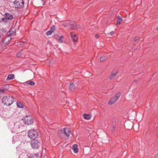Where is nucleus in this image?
<instances>
[{
  "label": "nucleus",
  "mask_w": 158,
  "mask_h": 158,
  "mask_svg": "<svg viewBox=\"0 0 158 158\" xmlns=\"http://www.w3.org/2000/svg\"><path fill=\"white\" fill-rule=\"evenodd\" d=\"M132 114H133L134 115H135V112H134V111H133L132 112Z\"/></svg>",
  "instance_id": "nucleus-33"
},
{
  "label": "nucleus",
  "mask_w": 158,
  "mask_h": 158,
  "mask_svg": "<svg viewBox=\"0 0 158 158\" xmlns=\"http://www.w3.org/2000/svg\"><path fill=\"white\" fill-rule=\"evenodd\" d=\"M38 132L35 130H31L28 132V136L31 139H34L38 136Z\"/></svg>",
  "instance_id": "nucleus-3"
},
{
  "label": "nucleus",
  "mask_w": 158,
  "mask_h": 158,
  "mask_svg": "<svg viewBox=\"0 0 158 158\" xmlns=\"http://www.w3.org/2000/svg\"><path fill=\"white\" fill-rule=\"evenodd\" d=\"M120 93L118 92L116 94L115 96L113 97L108 102L109 105H111L115 102L118 99L120 96Z\"/></svg>",
  "instance_id": "nucleus-6"
},
{
  "label": "nucleus",
  "mask_w": 158,
  "mask_h": 158,
  "mask_svg": "<svg viewBox=\"0 0 158 158\" xmlns=\"http://www.w3.org/2000/svg\"><path fill=\"white\" fill-rule=\"evenodd\" d=\"M115 129H116V127H114V126L113 127H112L111 130L112 132H114L115 131Z\"/></svg>",
  "instance_id": "nucleus-24"
},
{
  "label": "nucleus",
  "mask_w": 158,
  "mask_h": 158,
  "mask_svg": "<svg viewBox=\"0 0 158 158\" xmlns=\"http://www.w3.org/2000/svg\"><path fill=\"white\" fill-rule=\"evenodd\" d=\"M6 31H7L6 30L4 29H3L2 30V31L4 32H6Z\"/></svg>",
  "instance_id": "nucleus-31"
},
{
  "label": "nucleus",
  "mask_w": 158,
  "mask_h": 158,
  "mask_svg": "<svg viewBox=\"0 0 158 158\" xmlns=\"http://www.w3.org/2000/svg\"><path fill=\"white\" fill-rule=\"evenodd\" d=\"M17 124V123H15V124H14V126H15V124Z\"/></svg>",
  "instance_id": "nucleus-37"
},
{
  "label": "nucleus",
  "mask_w": 158,
  "mask_h": 158,
  "mask_svg": "<svg viewBox=\"0 0 158 158\" xmlns=\"http://www.w3.org/2000/svg\"><path fill=\"white\" fill-rule=\"evenodd\" d=\"M55 27L54 25H53L51 27L50 31H52V32H53L55 30Z\"/></svg>",
  "instance_id": "nucleus-21"
},
{
  "label": "nucleus",
  "mask_w": 158,
  "mask_h": 158,
  "mask_svg": "<svg viewBox=\"0 0 158 158\" xmlns=\"http://www.w3.org/2000/svg\"><path fill=\"white\" fill-rule=\"evenodd\" d=\"M69 89L70 90H74L75 89V85L73 83L70 84L69 86Z\"/></svg>",
  "instance_id": "nucleus-14"
},
{
  "label": "nucleus",
  "mask_w": 158,
  "mask_h": 158,
  "mask_svg": "<svg viewBox=\"0 0 158 158\" xmlns=\"http://www.w3.org/2000/svg\"><path fill=\"white\" fill-rule=\"evenodd\" d=\"M4 92V90L3 89H0V93H3Z\"/></svg>",
  "instance_id": "nucleus-27"
},
{
  "label": "nucleus",
  "mask_w": 158,
  "mask_h": 158,
  "mask_svg": "<svg viewBox=\"0 0 158 158\" xmlns=\"http://www.w3.org/2000/svg\"><path fill=\"white\" fill-rule=\"evenodd\" d=\"M14 101V98L12 96H4L2 99V103L6 106H10Z\"/></svg>",
  "instance_id": "nucleus-1"
},
{
  "label": "nucleus",
  "mask_w": 158,
  "mask_h": 158,
  "mask_svg": "<svg viewBox=\"0 0 158 158\" xmlns=\"http://www.w3.org/2000/svg\"><path fill=\"white\" fill-rule=\"evenodd\" d=\"M99 36L98 34H96L95 35V37L97 38H98Z\"/></svg>",
  "instance_id": "nucleus-30"
},
{
  "label": "nucleus",
  "mask_w": 158,
  "mask_h": 158,
  "mask_svg": "<svg viewBox=\"0 0 158 158\" xmlns=\"http://www.w3.org/2000/svg\"><path fill=\"white\" fill-rule=\"evenodd\" d=\"M120 24V22L119 21L117 20V23H116L117 25H118Z\"/></svg>",
  "instance_id": "nucleus-28"
},
{
  "label": "nucleus",
  "mask_w": 158,
  "mask_h": 158,
  "mask_svg": "<svg viewBox=\"0 0 158 158\" xmlns=\"http://www.w3.org/2000/svg\"><path fill=\"white\" fill-rule=\"evenodd\" d=\"M63 24L64 26L69 27L73 30L78 29L80 28L79 25L73 21H67L64 22Z\"/></svg>",
  "instance_id": "nucleus-2"
},
{
  "label": "nucleus",
  "mask_w": 158,
  "mask_h": 158,
  "mask_svg": "<svg viewBox=\"0 0 158 158\" xmlns=\"http://www.w3.org/2000/svg\"><path fill=\"white\" fill-rule=\"evenodd\" d=\"M117 75V72L116 71H113L111 74L110 76V78L111 79L114 78V77Z\"/></svg>",
  "instance_id": "nucleus-15"
},
{
  "label": "nucleus",
  "mask_w": 158,
  "mask_h": 158,
  "mask_svg": "<svg viewBox=\"0 0 158 158\" xmlns=\"http://www.w3.org/2000/svg\"><path fill=\"white\" fill-rule=\"evenodd\" d=\"M25 124L27 125L32 124L33 123V119L32 117L30 115H27L22 119Z\"/></svg>",
  "instance_id": "nucleus-4"
},
{
  "label": "nucleus",
  "mask_w": 158,
  "mask_h": 158,
  "mask_svg": "<svg viewBox=\"0 0 158 158\" xmlns=\"http://www.w3.org/2000/svg\"><path fill=\"white\" fill-rule=\"evenodd\" d=\"M124 126L126 129L130 130L132 128L133 125V123L131 121L126 122L124 123Z\"/></svg>",
  "instance_id": "nucleus-8"
},
{
  "label": "nucleus",
  "mask_w": 158,
  "mask_h": 158,
  "mask_svg": "<svg viewBox=\"0 0 158 158\" xmlns=\"http://www.w3.org/2000/svg\"><path fill=\"white\" fill-rule=\"evenodd\" d=\"M117 18L119 20L122 21V17L119 16V15L118 16Z\"/></svg>",
  "instance_id": "nucleus-25"
},
{
  "label": "nucleus",
  "mask_w": 158,
  "mask_h": 158,
  "mask_svg": "<svg viewBox=\"0 0 158 158\" xmlns=\"http://www.w3.org/2000/svg\"><path fill=\"white\" fill-rule=\"evenodd\" d=\"M25 83L27 84H28L31 85H33L35 84V83L34 82L31 81H26L25 82Z\"/></svg>",
  "instance_id": "nucleus-17"
},
{
  "label": "nucleus",
  "mask_w": 158,
  "mask_h": 158,
  "mask_svg": "<svg viewBox=\"0 0 158 158\" xmlns=\"http://www.w3.org/2000/svg\"><path fill=\"white\" fill-rule=\"evenodd\" d=\"M64 134L67 136L68 137L69 136L70 132V131L68 129L64 128Z\"/></svg>",
  "instance_id": "nucleus-12"
},
{
  "label": "nucleus",
  "mask_w": 158,
  "mask_h": 158,
  "mask_svg": "<svg viewBox=\"0 0 158 158\" xmlns=\"http://www.w3.org/2000/svg\"><path fill=\"white\" fill-rule=\"evenodd\" d=\"M21 53L20 52H19L17 54V57H19L20 56H21Z\"/></svg>",
  "instance_id": "nucleus-26"
},
{
  "label": "nucleus",
  "mask_w": 158,
  "mask_h": 158,
  "mask_svg": "<svg viewBox=\"0 0 158 158\" xmlns=\"http://www.w3.org/2000/svg\"><path fill=\"white\" fill-rule=\"evenodd\" d=\"M52 32V31H51L50 30L49 31H47L46 32V34L47 35H51Z\"/></svg>",
  "instance_id": "nucleus-23"
},
{
  "label": "nucleus",
  "mask_w": 158,
  "mask_h": 158,
  "mask_svg": "<svg viewBox=\"0 0 158 158\" xmlns=\"http://www.w3.org/2000/svg\"><path fill=\"white\" fill-rule=\"evenodd\" d=\"M134 40L135 41H137L139 40V39H135Z\"/></svg>",
  "instance_id": "nucleus-32"
},
{
  "label": "nucleus",
  "mask_w": 158,
  "mask_h": 158,
  "mask_svg": "<svg viewBox=\"0 0 158 158\" xmlns=\"http://www.w3.org/2000/svg\"><path fill=\"white\" fill-rule=\"evenodd\" d=\"M4 16L7 20H11L13 18V15L10 13H6L5 14Z\"/></svg>",
  "instance_id": "nucleus-9"
},
{
  "label": "nucleus",
  "mask_w": 158,
  "mask_h": 158,
  "mask_svg": "<svg viewBox=\"0 0 158 158\" xmlns=\"http://www.w3.org/2000/svg\"><path fill=\"white\" fill-rule=\"evenodd\" d=\"M156 28V29L157 30L158 29V28Z\"/></svg>",
  "instance_id": "nucleus-38"
},
{
  "label": "nucleus",
  "mask_w": 158,
  "mask_h": 158,
  "mask_svg": "<svg viewBox=\"0 0 158 158\" xmlns=\"http://www.w3.org/2000/svg\"><path fill=\"white\" fill-rule=\"evenodd\" d=\"M114 33V32L113 31H112L111 32H110L109 34V35H113Z\"/></svg>",
  "instance_id": "nucleus-29"
},
{
  "label": "nucleus",
  "mask_w": 158,
  "mask_h": 158,
  "mask_svg": "<svg viewBox=\"0 0 158 158\" xmlns=\"http://www.w3.org/2000/svg\"><path fill=\"white\" fill-rule=\"evenodd\" d=\"M106 58L105 56H102L100 58V60L101 61L103 62L104 61L106 60Z\"/></svg>",
  "instance_id": "nucleus-20"
},
{
  "label": "nucleus",
  "mask_w": 158,
  "mask_h": 158,
  "mask_svg": "<svg viewBox=\"0 0 158 158\" xmlns=\"http://www.w3.org/2000/svg\"><path fill=\"white\" fill-rule=\"evenodd\" d=\"M31 145L34 149H38L40 146V143L38 140H34L31 143Z\"/></svg>",
  "instance_id": "nucleus-7"
},
{
  "label": "nucleus",
  "mask_w": 158,
  "mask_h": 158,
  "mask_svg": "<svg viewBox=\"0 0 158 158\" xmlns=\"http://www.w3.org/2000/svg\"><path fill=\"white\" fill-rule=\"evenodd\" d=\"M15 76L13 74H11L8 75L7 78H6V80L9 81L12 79L14 78Z\"/></svg>",
  "instance_id": "nucleus-13"
},
{
  "label": "nucleus",
  "mask_w": 158,
  "mask_h": 158,
  "mask_svg": "<svg viewBox=\"0 0 158 158\" xmlns=\"http://www.w3.org/2000/svg\"><path fill=\"white\" fill-rule=\"evenodd\" d=\"M77 147L78 145L76 144H74L73 146L72 149L73 150L74 152L75 153L77 152L78 151Z\"/></svg>",
  "instance_id": "nucleus-11"
},
{
  "label": "nucleus",
  "mask_w": 158,
  "mask_h": 158,
  "mask_svg": "<svg viewBox=\"0 0 158 158\" xmlns=\"http://www.w3.org/2000/svg\"><path fill=\"white\" fill-rule=\"evenodd\" d=\"M83 115L84 118L86 119L89 120L91 116L89 114H84Z\"/></svg>",
  "instance_id": "nucleus-16"
},
{
  "label": "nucleus",
  "mask_w": 158,
  "mask_h": 158,
  "mask_svg": "<svg viewBox=\"0 0 158 158\" xmlns=\"http://www.w3.org/2000/svg\"><path fill=\"white\" fill-rule=\"evenodd\" d=\"M75 25H72V26L73 27H75Z\"/></svg>",
  "instance_id": "nucleus-36"
},
{
  "label": "nucleus",
  "mask_w": 158,
  "mask_h": 158,
  "mask_svg": "<svg viewBox=\"0 0 158 158\" xmlns=\"http://www.w3.org/2000/svg\"><path fill=\"white\" fill-rule=\"evenodd\" d=\"M70 35L73 42H76L77 41L78 37L76 35L71 33L70 34Z\"/></svg>",
  "instance_id": "nucleus-10"
},
{
  "label": "nucleus",
  "mask_w": 158,
  "mask_h": 158,
  "mask_svg": "<svg viewBox=\"0 0 158 158\" xmlns=\"http://www.w3.org/2000/svg\"><path fill=\"white\" fill-rule=\"evenodd\" d=\"M17 106L18 107L20 108H23V105L20 102H17Z\"/></svg>",
  "instance_id": "nucleus-19"
},
{
  "label": "nucleus",
  "mask_w": 158,
  "mask_h": 158,
  "mask_svg": "<svg viewBox=\"0 0 158 158\" xmlns=\"http://www.w3.org/2000/svg\"><path fill=\"white\" fill-rule=\"evenodd\" d=\"M56 39L58 40V41L60 43H62L63 42V41L62 40L61 38H57V37H56Z\"/></svg>",
  "instance_id": "nucleus-22"
},
{
  "label": "nucleus",
  "mask_w": 158,
  "mask_h": 158,
  "mask_svg": "<svg viewBox=\"0 0 158 158\" xmlns=\"http://www.w3.org/2000/svg\"><path fill=\"white\" fill-rule=\"evenodd\" d=\"M7 19L5 17H4L2 18L1 20H0V22H2L5 23H7Z\"/></svg>",
  "instance_id": "nucleus-18"
},
{
  "label": "nucleus",
  "mask_w": 158,
  "mask_h": 158,
  "mask_svg": "<svg viewBox=\"0 0 158 158\" xmlns=\"http://www.w3.org/2000/svg\"><path fill=\"white\" fill-rule=\"evenodd\" d=\"M134 83H136V82H137V80H135V81H134Z\"/></svg>",
  "instance_id": "nucleus-35"
},
{
  "label": "nucleus",
  "mask_w": 158,
  "mask_h": 158,
  "mask_svg": "<svg viewBox=\"0 0 158 158\" xmlns=\"http://www.w3.org/2000/svg\"><path fill=\"white\" fill-rule=\"evenodd\" d=\"M63 38V36H61L60 37V38H61V39H62Z\"/></svg>",
  "instance_id": "nucleus-34"
},
{
  "label": "nucleus",
  "mask_w": 158,
  "mask_h": 158,
  "mask_svg": "<svg viewBox=\"0 0 158 158\" xmlns=\"http://www.w3.org/2000/svg\"><path fill=\"white\" fill-rule=\"evenodd\" d=\"M15 7L18 8H21L24 5V2L23 0H15L13 2Z\"/></svg>",
  "instance_id": "nucleus-5"
}]
</instances>
